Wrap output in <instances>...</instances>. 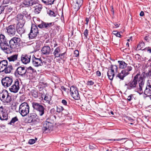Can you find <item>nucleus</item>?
<instances>
[{"label": "nucleus", "mask_w": 151, "mask_h": 151, "mask_svg": "<svg viewBox=\"0 0 151 151\" xmlns=\"http://www.w3.org/2000/svg\"><path fill=\"white\" fill-rule=\"evenodd\" d=\"M39 122V119H37L35 118L34 119V121H33L32 123L31 124L33 125V124H37L38 122Z\"/></svg>", "instance_id": "49530a36"}, {"label": "nucleus", "mask_w": 151, "mask_h": 151, "mask_svg": "<svg viewBox=\"0 0 151 151\" xmlns=\"http://www.w3.org/2000/svg\"><path fill=\"white\" fill-rule=\"evenodd\" d=\"M55 0H47V5H52L53 4Z\"/></svg>", "instance_id": "8fccbe9b"}, {"label": "nucleus", "mask_w": 151, "mask_h": 151, "mask_svg": "<svg viewBox=\"0 0 151 151\" xmlns=\"http://www.w3.org/2000/svg\"><path fill=\"white\" fill-rule=\"evenodd\" d=\"M47 12V13L51 17H55L56 16L57 14L50 9H48Z\"/></svg>", "instance_id": "4c0bfd02"}, {"label": "nucleus", "mask_w": 151, "mask_h": 151, "mask_svg": "<svg viewBox=\"0 0 151 151\" xmlns=\"http://www.w3.org/2000/svg\"><path fill=\"white\" fill-rule=\"evenodd\" d=\"M17 57L18 55H14L8 57L7 59L9 62L14 61L17 59Z\"/></svg>", "instance_id": "473e14b6"}, {"label": "nucleus", "mask_w": 151, "mask_h": 151, "mask_svg": "<svg viewBox=\"0 0 151 151\" xmlns=\"http://www.w3.org/2000/svg\"><path fill=\"white\" fill-rule=\"evenodd\" d=\"M127 119L128 120H129V121H130L131 122H132L134 120V119H132V118L129 117H128Z\"/></svg>", "instance_id": "338daca9"}, {"label": "nucleus", "mask_w": 151, "mask_h": 151, "mask_svg": "<svg viewBox=\"0 0 151 151\" xmlns=\"http://www.w3.org/2000/svg\"><path fill=\"white\" fill-rule=\"evenodd\" d=\"M94 83L92 81H87V84L88 85H93Z\"/></svg>", "instance_id": "6e6d98bb"}, {"label": "nucleus", "mask_w": 151, "mask_h": 151, "mask_svg": "<svg viewBox=\"0 0 151 151\" xmlns=\"http://www.w3.org/2000/svg\"><path fill=\"white\" fill-rule=\"evenodd\" d=\"M10 48L11 50V52L13 50L19 47L21 43V40L20 38L18 37H14L10 40Z\"/></svg>", "instance_id": "39448f33"}, {"label": "nucleus", "mask_w": 151, "mask_h": 151, "mask_svg": "<svg viewBox=\"0 0 151 151\" xmlns=\"http://www.w3.org/2000/svg\"><path fill=\"white\" fill-rule=\"evenodd\" d=\"M10 40H7L3 34L0 35V47L2 50L7 54L11 53Z\"/></svg>", "instance_id": "f257e3e1"}, {"label": "nucleus", "mask_w": 151, "mask_h": 151, "mask_svg": "<svg viewBox=\"0 0 151 151\" xmlns=\"http://www.w3.org/2000/svg\"><path fill=\"white\" fill-rule=\"evenodd\" d=\"M70 94L72 96L75 100H78L80 99L79 95L78 88L74 86H72L70 88Z\"/></svg>", "instance_id": "9b49d317"}, {"label": "nucleus", "mask_w": 151, "mask_h": 151, "mask_svg": "<svg viewBox=\"0 0 151 151\" xmlns=\"http://www.w3.org/2000/svg\"><path fill=\"white\" fill-rule=\"evenodd\" d=\"M53 54L55 57V58H60L62 59H63L65 56H66V52H65L63 53H62L60 50V47H57L54 50Z\"/></svg>", "instance_id": "9d476101"}, {"label": "nucleus", "mask_w": 151, "mask_h": 151, "mask_svg": "<svg viewBox=\"0 0 151 151\" xmlns=\"http://www.w3.org/2000/svg\"><path fill=\"white\" fill-rule=\"evenodd\" d=\"M32 96L35 98H37L38 97L39 94L40 93H38L35 90H32L31 91Z\"/></svg>", "instance_id": "e433bc0d"}, {"label": "nucleus", "mask_w": 151, "mask_h": 151, "mask_svg": "<svg viewBox=\"0 0 151 151\" xmlns=\"http://www.w3.org/2000/svg\"><path fill=\"white\" fill-rule=\"evenodd\" d=\"M118 62L119 64V68H120L124 69L127 65V64L123 60H119Z\"/></svg>", "instance_id": "c85d7f7f"}, {"label": "nucleus", "mask_w": 151, "mask_h": 151, "mask_svg": "<svg viewBox=\"0 0 151 151\" xmlns=\"http://www.w3.org/2000/svg\"><path fill=\"white\" fill-rule=\"evenodd\" d=\"M29 107L28 103L24 102L19 106V112L22 116H24L29 112Z\"/></svg>", "instance_id": "20e7f679"}, {"label": "nucleus", "mask_w": 151, "mask_h": 151, "mask_svg": "<svg viewBox=\"0 0 151 151\" xmlns=\"http://www.w3.org/2000/svg\"><path fill=\"white\" fill-rule=\"evenodd\" d=\"M17 20L18 21V24H20L21 22H22L23 21H25V20L23 19V15L21 14H18L17 15Z\"/></svg>", "instance_id": "2f4dec72"}, {"label": "nucleus", "mask_w": 151, "mask_h": 151, "mask_svg": "<svg viewBox=\"0 0 151 151\" xmlns=\"http://www.w3.org/2000/svg\"><path fill=\"white\" fill-rule=\"evenodd\" d=\"M8 114L6 110L0 111V119L1 120H6L8 119Z\"/></svg>", "instance_id": "412c9836"}, {"label": "nucleus", "mask_w": 151, "mask_h": 151, "mask_svg": "<svg viewBox=\"0 0 151 151\" xmlns=\"http://www.w3.org/2000/svg\"><path fill=\"white\" fill-rule=\"evenodd\" d=\"M37 4V5L34 7L35 8L34 12L35 14H38L40 12L42 8V6L40 4H39L38 1L37 2V4Z\"/></svg>", "instance_id": "393cba45"}, {"label": "nucleus", "mask_w": 151, "mask_h": 151, "mask_svg": "<svg viewBox=\"0 0 151 151\" xmlns=\"http://www.w3.org/2000/svg\"><path fill=\"white\" fill-rule=\"evenodd\" d=\"M8 61L6 60H0V73L4 72V68L8 65Z\"/></svg>", "instance_id": "4be33fe9"}, {"label": "nucleus", "mask_w": 151, "mask_h": 151, "mask_svg": "<svg viewBox=\"0 0 151 151\" xmlns=\"http://www.w3.org/2000/svg\"><path fill=\"white\" fill-rule=\"evenodd\" d=\"M42 1L44 3L47 5V0H42Z\"/></svg>", "instance_id": "774afa93"}, {"label": "nucleus", "mask_w": 151, "mask_h": 151, "mask_svg": "<svg viewBox=\"0 0 151 151\" xmlns=\"http://www.w3.org/2000/svg\"><path fill=\"white\" fill-rule=\"evenodd\" d=\"M9 3V0H3V3L4 4H7Z\"/></svg>", "instance_id": "13d9d810"}, {"label": "nucleus", "mask_w": 151, "mask_h": 151, "mask_svg": "<svg viewBox=\"0 0 151 151\" xmlns=\"http://www.w3.org/2000/svg\"><path fill=\"white\" fill-rule=\"evenodd\" d=\"M139 15L140 16H143L144 15V13L142 11L140 13Z\"/></svg>", "instance_id": "69168bd1"}, {"label": "nucleus", "mask_w": 151, "mask_h": 151, "mask_svg": "<svg viewBox=\"0 0 151 151\" xmlns=\"http://www.w3.org/2000/svg\"><path fill=\"white\" fill-rule=\"evenodd\" d=\"M96 74L98 76H100L101 75V73L100 71H97L96 72Z\"/></svg>", "instance_id": "e2e57ef3"}, {"label": "nucleus", "mask_w": 151, "mask_h": 151, "mask_svg": "<svg viewBox=\"0 0 151 151\" xmlns=\"http://www.w3.org/2000/svg\"><path fill=\"white\" fill-rule=\"evenodd\" d=\"M61 89L62 90L66 92H68L69 91L68 89L65 88L63 86H61Z\"/></svg>", "instance_id": "864d4df0"}, {"label": "nucleus", "mask_w": 151, "mask_h": 151, "mask_svg": "<svg viewBox=\"0 0 151 151\" xmlns=\"http://www.w3.org/2000/svg\"><path fill=\"white\" fill-rule=\"evenodd\" d=\"M41 51L43 55H48L51 54L50 47L48 46H45L42 47Z\"/></svg>", "instance_id": "aec40b11"}, {"label": "nucleus", "mask_w": 151, "mask_h": 151, "mask_svg": "<svg viewBox=\"0 0 151 151\" xmlns=\"http://www.w3.org/2000/svg\"><path fill=\"white\" fill-rule=\"evenodd\" d=\"M88 30L87 29H86L84 31V35L87 38V36L88 35Z\"/></svg>", "instance_id": "5fc2aeb1"}, {"label": "nucleus", "mask_w": 151, "mask_h": 151, "mask_svg": "<svg viewBox=\"0 0 151 151\" xmlns=\"http://www.w3.org/2000/svg\"><path fill=\"white\" fill-rule=\"evenodd\" d=\"M53 124L47 121H46L43 124L42 130L44 133H48L49 131H52L53 129Z\"/></svg>", "instance_id": "ddd939ff"}, {"label": "nucleus", "mask_w": 151, "mask_h": 151, "mask_svg": "<svg viewBox=\"0 0 151 151\" xmlns=\"http://www.w3.org/2000/svg\"><path fill=\"white\" fill-rule=\"evenodd\" d=\"M139 79L142 80L139 83V87L138 88V92L140 94H141L143 93L142 88L144 84V82H143L142 80L143 79V77H140Z\"/></svg>", "instance_id": "b1692460"}, {"label": "nucleus", "mask_w": 151, "mask_h": 151, "mask_svg": "<svg viewBox=\"0 0 151 151\" xmlns=\"http://www.w3.org/2000/svg\"><path fill=\"white\" fill-rule=\"evenodd\" d=\"M32 65L35 67H38L43 65L41 58H37L33 55L32 58Z\"/></svg>", "instance_id": "f8f14e48"}, {"label": "nucleus", "mask_w": 151, "mask_h": 151, "mask_svg": "<svg viewBox=\"0 0 151 151\" xmlns=\"http://www.w3.org/2000/svg\"><path fill=\"white\" fill-rule=\"evenodd\" d=\"M23 15V16H25L27 18H28L30 14L28 13L26 11V10H25L23 12H22Z\"/></svg>", "instance_id": "79ce46f5"}, {"label": "nucleus", "mask_w": 151, "mask_h": 151, "mask_svg": "<svg viewBox=\"0 0 151 151\" xmlns=\"http://www.w3.org/2000/svg\"><path fill=\"white\" fill-rule=\"evenodd\" d=\"M18 121V119L17 116L13 118L11 121L8 123L10 125H13L15 122Z\"/></svg>", "instance_id": "58836bf2"}, {"label": "nucleus", "mask_w": 151, "mask_h": 151, "mask_svg": "<svg viewBox=\"0 0 151 151\" xmlns=\"http://www.w3.org/2000/svg\"><path fill=\"white\" fill-rule=\"evenodd\" d=\"M6 98L4 99L3 100V102L6 103L10 102L12 101L11 96H10L8 93L7 96H6Z\"/></svg>", "instance_id": "f704fd0d"}, {"label": "nucleus", "mask_w": 151, "mask_h": 151, "mask_svg": "<svg viewBox=\"0 0 151 151\" xmlns=\"http://www.w3.org/2000/svg\"><path fill=\"white\" fill-rule=\"evenodd\" d=\"M74 56L75 57H78L79 55V52L77 50H76L74 51Z\"/></svg>", "instance_id": "603ef678"}, {"label": "nucleus", "mask_w": 151, "mask_h": 151, "mask_svg": "<svg viewBox=\"0 0 151 151\" xmlns=\"http://www.w3.org/2000/svg\"><path fill=\"white\" fill-rule=\"evenodd\" d=\"M62 103L65 106H67V101H66V100H65V99H63L62 101Z\"/></svg>", "instance_id": "4d7b16f0"}, {"label": "nucleus", "mask_w": 151, "mask_h": 151, "mask_svg": "<svg viewBox=\"0 0 151 151\" xmlns=\"http://www.w3.org/2000/svg\"><path fill=\"white\" fill-rule=\"evenodd\" d=\"M12 82V78L11 77H6L2 78L1 80L2 84L5 88L10 86Z\"/></svg>", "instance_id": "4468645a"}, {"label": "nucleus", "mask_w": 151, "mask_h": 151, "mask_svg": "<svg viewBox=\"0 0 151 151\" xmlns=\"http://www.w3.org/2000/svg\"><path fill=\"white\" fill-rule=\"evenodd\" d=\"M5 8L4 6H0V14L3 13Z\"/></svg>", "instance_id": "3c124183"}, {"label": "nucleus", "mask_w": 151, "mask_h": 151, "mask_svg": "<svg viewBox=\"0 0 151 151\" xmlns=\"http://www.w3.org/2000/svg\"><path fill=\"white\" fill-rule=\"evenodd\" d=\"M32 105L33 109L38 112L40 116H42L44 114L45 109L41 104L34 102L32 103Z\"/></svg>", "instance_id": "423d86ee"}, {"label": "nucleus", "mask_w": 151, "mask_h": 151, "mask_svg": "<svg viewBox=\"0 0 151 151\" xmlns=\"http://www.w3.org/2000/svg\"><path fill=\"white\" fill-rule=\"evenodd\" d=\"M19 88V82L17 79L15 80L14 83L9 88V91L14 93H17Z\"/></svg>", "instance_id": "2eb2a0df"}, {"label": "nucleus", "mask_w": 151, "mask_h": 151, "mask_svg": "<svg viewBox=\"0 0 151 151\" xmlns=\"http://www.w3.org/2000/svg\"><path fill=\"white\" fill-rule=\"evenodd\" d=\"M113 33L114 35H115L116 37H121V35L120 33L118 32H117L116 31H113Z\"/></svg>", "instance_id": "a18cd8bd"}, {"label": "nucleus", "mask_w": 151, "mask_h": 151, "mask_svg": "<svg viewBox=\"0 0 151 151\" xmlns=\"http://www.w3.org/2000/svg\"><path fill=\"white\" fill-rule=\"evenodd\" d=\"M54 25V22H46L41 21V23L37 24V26L40 28L48 33L51 31L52 29L51 27Z\"/></svg>", "instance_id": "f03ea898"}, {"label": "nucleus", "mask_w": 151, "mask_h": 151, "mask_svg": "<svg viewBox=\"0 0 151 151\" xmlns=\"http://www.w3.org/2000/svg\"><path fill=\"white\" fill-rule=\"evenodd\" d=\"M63 110H64V108L63 107L60 106H56V111L57 112L60 113Z\"/></svg>", "instance_id": "ea45409f"}, {"label": "nucleus", "mask_w": 151, "mask_h": 151, "mask_svg": "<svg viewBox=\"0 0 151 151\" xmlns=\"http://www.w3.org/2000/svg\"><path fill=\"white\" fill-rule=\"evenodd\" d=\"M26 70H27V75L28 73H32L36 72V70L31 66H29L28 68H26Z\"/></svg>", "instance_id": "c9c22d12"}, {"label": "nucleus", "mask_w": 151, "mask_h": 151, "mask_svg": "<svg viewBox=\"0 0 151 151\" xmlns=\"http://www.w3.org/2000/svg\"><path fill=\"white\" fill-rule=\"evenodd\" d=\"M14 69L11 65H7L5 68H4V72L6 73H9L11 72V71L14 70Z\"/></svg>", "instance_id": "cd10ccee"}, {"label": "nucleus", "mask_w": 151, "mask_h": 151, "mask_svg": "<svg viewBox=\"0 0 151 151\" xmlns=\"http://www.w3.org/2000/svg\"><path fill=\"white\" fill-rule=\"evenodd\" d=\"M36 142V140L34 139H31L29 140V143L30 145L34 144Z\"/></svg>", "instance_id": "09e8293b"}, {"label": "nucleus", "mask_w": 151, "mask_h": 151, "mask_svg": "<svg viewBox=\"0 0 151 151\" xmlns=\"http://www.w3.org/2000/svg\"><path fill=\"white\" fill-rule=\"evenodd\" d=\"M142 75L143 76V77L145 78L146 77H148L151 76V68L150 67V68L149 69L148 71L145 73L144 72V73H142Z\"/></svg>", "instance_id": "c756f323"}, {"label": "nucleus", "mask_w": 151, "mask_h": 151, "mask_svg": "<svg viewBox=\"0 0 151 151\" xmlns=\"http://www.w3.org/2000/svg\"><path fill=\"white\" fill-rule=\"evenodd\" d=\"M107 75L109 79L110 80L112 81L115 75L114 73H113L111 72H110V71L108 70L107 72Z\"/></svg>", "instance_id": "72a5a7b5"}, {"label": "nucleus", "mask_w": 151, "mask_h": 151, "mask_svg": "<svg viewBox=\"0 0 151 151\" xmlns=\"http://www.w3.org/2000/svg\"><path fill=\"white\" fill-rule=\"evenodd\" d=\"M6 27L7 32L10 35H13L15 34L16 30L14 25H11Z\"/></svg>", "instance_id": "6ab92c4d"}, {"label": "nucleus", "mask_w": 151, "mask_h": 151, "mask_svg": "<svg viewBox=\"0 0 151 151\" xmlns=\"http://www.w3.org/2000/svg\"><path fill=\"white\" fill-rule=\"evenodd\" d=\"M85 21L86 22V24L87 25H88V22L89 21V19L88 17H86V18Z\"/></svg>", "instance_id": "0e129e2a"}, {"label": "nucleus", "mask_w": 151, "mask_h": 151, "mask_svg": "<svg viewBox=\"0 0 151 151\" xmlns=\"http://www.w3.org/2000/svg\"><path fill=\"white\" fill-rule=\"evenodd\" d=\"M36 116L37 115L34 114H30L27 118L28 123L32 124Z\"/></svg>", "instance_id": "bb28decb"}, {"label": "nucleus", "mask_w": 151, "mask_h": 151, "mask_svg": "<svg viewBox=\"0 0 151 151\" xmlns=\"http://www.w3.org/2000/svg\"><path fill=\"white\" fill-rule=\"evenodd\" d=\"M147 85L149 87H151V78L148 80L147 82Z\"/></svg>", "instance_id": "bf43d9fd"}, {"label": "nucleus", "mask_w": 151, "mask_h": 151, "mask_svg": "<svg viewBox=\"0 0 151 151\" xmlns=\"http://www.w3.org/2000/svg\"><path fill=\"white\" fill-rule=\"evenodd\" d=\"M144 50H147L149 53H151V48H150V47H148L147 48H146Z\"/></svg>", "instance_id": "052dcab7"}, {"label": "nucleus", "mask_w": 151, "mask_h": 151, "mask_svg": "<svg viewBox=\"0 0 151 151\" xmlns=\"http://www.w3.org/2000/svg\"><path fill=\"white\" fill-rule=\"evenodd\" d=\"M31 55L28 54H22L21 56V60L22 63L24 64L29 63L30 61Z\"/></svg>", "instance_id": "f3484780"}, {"label": "nucleus", "mask_w": 151, "mask_h": 151, "mask_svg": "<svg viewBox=\"0 0 151 151\" xmlns=\"http://www.w3.org/2000/svg\"><path fill=\"white\" fill-rule=\"evenodd\" d=\"M134 98L133 95L131 94L130 95L128 96L127 99L129 101H131Z\"/></svg>", "instance_id": "c03bdc74"}, {"label": "nucleus", "mask_w": 151, "mask_h": 151, "mask_svg": "<svg viewBox=\"0 0 151 151\" xmlns=\"http://www.w3.org/2000/svg\"><path fill=\"white\" fill-rule=\"evenodd\" d=\"M37 24H33L32 25L30 32L28 34L29 39H34L37 37V34H39V30L37 28Z\"/></svg>", "instance_id": "6e6552de"}, {"label": "nucleus", "mask_w": 151, "mask_h": 151, "mask_svg": "<svg viewBox=\"0 0 151 151\" xmlns=\"http://www.w3.org/2000/svg\"><path fill=\"white\" fill-rule=\"evenodd\" d=\"M83 2V0H77L74 7L75 11H78L82 5Z\"/></svg>", "instance_id": "5701e85b"}, {"label": "nucleus", "mask_w": 151, "mask_h": 151, "mask_svg": "<svg viewBox=\"0 0 151 151\" xmlns=\"http://www.w3.org/2000/svg\"><path fill=\"white\" fill-rule=\"evenodd\" d=\"M27 71L26 68H25L24 66H20L16 69L14 74L16 77H18V76L19 75L23 77L27 75Z\"/></svg>", "instance_id": "1a4fd4ad"}, {"label": "nucleus", "mask_w": 151, "mask_h": 151, "mask_svg": "<svg viewBox=\"0 0 151 151\" xmlns=\"http://www.w3.org/2000/svg\"><path fill=\"white\" fill-rule=\"evenodd\" d=\"M139 75V74H137L128 83L125 84V86H128L127 89L131 90L137 87L138 79Z\"/></svg>", "instance_id": "0eeeda50"}, {"label": "nucleus", "mask_w": 151, "mask_h": 151, "mask_svg": "<svg viewBox=\"0 0 151 151\" xmlns=\"http://www.w3.org/2000/svg\"><path fill=\"white\" fill-rule=\"evenodd\" d=\"M8 94V92L6 90H3L0 93V99L1 101L4 100Z\"/></svg>", "instance_id": "a878e982"}, {"label": "nucleus", "mask_w": 151, "mask_h": 151, "mask_svg": "<svg viewBox=\"0 0 151 151\" xmlns=\"http://www.w3.org/2000/svg\"><path fill=\"white\" fill-rule=\"evenodd\" d=\"M25 21H23L20 24H17L16 28V31L19 34L22 35L25 32V29L23 27Z\"/></svg>", "instance_id": "dca6fc26"}, {"label": "nucleus", "mask_w": 151, "mask_h": 151, "mask_svg": "<svg viewBox=\"0 0 151 151\" xmlns=\"http://www.w3.org/2000/svg\"><path fill=\"white\" fill-rule=\"evenodd\" d=\"M132 69V67L129 66L128 64L122 70L121 72L118 74L116 77L119 78L121 80H124V78L130 74L129 72Z\"/></svg>", "instance_id": "7ed1b4c3"}, {"label": "nucleus", "mask_w": 151, "mask_h": 151, "mask_svg": "<svg viewBox=\"0 0 151 151\" xmlns=\"http://www.w3.org/2000/svg\"><path fill=\"white\" fill-rule=\"evenodd\" d=\"M44 100L46 101V102L48 103H50V101L51 100V98L49 96H47V94H46L45 97H44Z\"/></svg>", "instance_id": "a19ab883"}, {"label": "nucleus", "mask_w": 151, "mask_h": 151, "mask_svg": "<svg viewBox=\"0 0 151 151\" xmlns=\"http://www.w3.org/2000/svg\"><path fill=\"white\" fill-rule=\"evenodd\" d=\"M112 67H113V69L115 70L116 72L117 71L118 68L117 66L116 65H114L113 66H112Z\"/></svg>", "instance_id": "680f3d73"}, {"label": "nucleus", "mask_w": 151, "mask_h": 151, "mask_svg": "<svg viewBox=\"0 0 151 151\" xmlns=\"http://www.w3.org/2000/svg\"><path fill=\"white\" fill-rule=\"evenodd\" d=\"M126 139L125 138H119L118 139H108V140L109 141H120V140H122L123 139Z\"/></svg>", "instance_id": "de8ad7c7"}, {"label": "nucleus", "mask_w": 151, "mask_h": 151, "mask_svg": "<svg viewBox=\"0 0 151 151\" xmlns=\"http://www.w3.org/2000/svg\"><path fill=\"white\" fill-rule=\"evenodd\" d=\"M144 93L148 96H151V87L147 88L146 87L144 91Z\"/></svg>", "instance_id": "7c9ffc66"}, {"label": "nucleus", "mask_w": 151, "mask_h": 151, "mask_svg": "<svg viewBox=\"0 0 151 151\" xmlns=\"http://www.w3.org/2000/svg\"><path fill=\"white\" fill-rule=\"evenodd\" d=\"M37 0H24L23 1L24 7H28L37 4Z\"/></svg>", "instance_id": "a211bd4d"}, {"label": "nucleus", "mask_w": 151, "mask_h": 151, "mask_svg": "<svg viewBox=\"0 0 151 151\" xmlns=\"http://www.w3.org/2000/svg\"><path fill=\"white\" fill-rule=\"evenodd\" d=\"M144 45V43L143 42H140L137 45V47L140 48V49H141L143 48Z\"/></svg>", "instance_id": "37998d69"}]
</instances>
